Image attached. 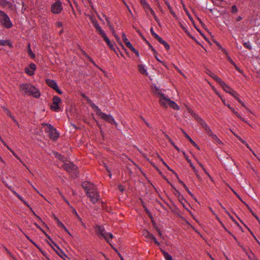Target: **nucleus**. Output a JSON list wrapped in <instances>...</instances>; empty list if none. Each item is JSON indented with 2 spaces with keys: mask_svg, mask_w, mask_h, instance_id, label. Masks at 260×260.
<instances>
[{
  "mask_svg": "<svg viewBox=\"0 0 260 260\" xmlns=\"http://www.w3.org/2000/svg\"><path fill=\"white\" fill-rule=\"evenodd\" d=\"M88 185V186L87 189L86 193H88L89 192L93 191L96 190V187L93 184H92L90 182H89Z\"/></svg>",
  "mask_w": 260,
  "mask_h": 260,
  "instance_id": "nucleus-24",
  "label": "nucleus"
},
{
  "mask_svg": "<svg viewBox=\"0 0 260 260\" xmlns=\"http://www.w3.org/2000/svg\"><path fill=\"white\" fill-rule=\"evenodd\" d=\"M169 106L171 107L174 110H179V107L177 105V104L174 101L170 100V102L169 103Z\"/></svg>",
  "mask_w": 260,
  "mask_h": 260,
  "instance_id": "nucleus-26",
  "label": "nucleus"
},
{
  "mask_svg": "<svg viewBox=\"0 0 260 260\" xmlns=\"http://www.w3.org/2000/svg\"><path fill=\"white\" fill-rule=\"evenodd\" d=\"M189 164V165L191 168H193V167H194V166L193 165L192 162H191L190 160L188 159L187 160Z\"/></svg>",
  "mask_w": 260,
  "mask_h": 260,
  "instance_id": "nucleus-62",
  "label": "nucleus"
},
{
  "mask_svg": "<svg viewBox=\"0 0 260 260\" xmlns=\"http://www.w3.org/2000/svg\"><path fill=\"white\" fill-rule=\"evenodd\" d=\"M220 86L224 85V82L220 78H218L216 81Z\"/></svg>",
  "mask_w": 260,
  "mask_h": 260,
  "instance_id": "nucleus-47",
  "label": "nucleus"
},
{
  "mask_svg": "<svg viewBox=\"0 0 260 260\" xmlns=\"http://www.w3.org/2000/svg\"><path fill=\"white\" fill-rule=\"evenodd\" d=\"M232 13H235L237 12V8L235 5H233L232 7Z\"/></svg>",
  "mask_w": 260,
  "mask_h": 260,
  "instance_id": "nucleus-49",
  "label": "nucleus"
},
{
  "mask_svg": "<svg viewBox=\"0 0 260 260\" xmlns=\"http://www.w3.org/2000/svg\"><path fill=\"white\" fill-rule=\"evenodd\" d=\"M161 252L166 260H173L172 256L165 251L161 250Z\"/></svg>",
  "mask_w": 260,
  "mask_h": 260,
  "instance_id": "nucleus-30",
  "label": "nucleus"
},
{
  "mask_svg": "<svg viewBox=\"0 0 260 260\" xmlns=\"http://www.w3.org/2000/svg\"><path fill=\"white\" fill-rule=\"evenodd\" d=\"M160 44L164 45L166 50L170 49L169 45L164 40H163L160 37L157 40Z\"/></svg>",
  "mask_w": 260,
  "mask_h": 260,
  "instance_id": "nucleus-28",
  "label": "nucleus"
},
{
  "mask_svg": "<svg viewBox=\"0 0 260 260\" xmlns=\"http://www.w3.org/2000/svg\"><path fill=\"white\" fill-rule=\"evenodd\" d=\"M91 22L92 23V24L93 26L95 27L96 30L99 28L101 27V26L99 25V23H98L97 21L93 18L91 19Z\"/></svg>",
  "mask_w": 260,
  "mask_h": 260,
  "instance_id": "nucleus-31",
  "label": "nucleus"
},
{
  "mask_svg": "<svg viewBox=\"0 0 260 260\" xmlns=\"http://www.w3.org/2000/svg\"><path fill=\"white\" fill-rule=\"evenodd\" d=\"M206 133L211 137L214 142L217 144H222L221 141L218 138V137L214 134L211 129L210 128L209 126H208L206 128L204 129Z\"/></svg>",
  "mask_w": 260,
  "mask_h": 260,
  "instance_id": "nucleus-10",
  "label": "nucleus"
},
{
  "mask_svg": "<svg viewBox=\"0 0 260 260\" xmlns=\"http://www.w3.org/2000/svg\"><path fill=\"white\" fill-rule=\"evenodd\" d=\"M229 93L233 96L235 99L238 97V94L234 90H229Z\"/></svg>",
  "mask_w": 260,
  "mask_h": 260,
  "instance_id": "nucleus-40",
  "label": "nucleus"
},
{
  "mask_svg": "<svg viewBox=\"0 0 260 260\" xmlns=\"http://www.w3.org/2000/svg\"><path fill=\"white\" fill-rule=\"evenodd\" d=\"M6 44H7L6 41L0 40V45H1V46H5Z\"/></svg>",
  "mask_w": 260,
  "mask_h": 260,
  "instance_id": "nucleus-53",
  "label": "nucleus"
},
{
  "mask_svg": "<svg viewBox=\"0 0 260 260\" xmlns=\"http://www.w3.org/2000/svg\"><path fill=\"white\" fill-rule=\"evenodd\" d=\"M61 101L60 98L57 96H54L53 98V102L51 106V109L54 111L57 112L59 109V104Z\"/></svg>",
  "mask_w": 260,
  "mask_h": 260,
  "instance_id": "nucleus-9",
  "label": "nucleus"
},
{
  "mask_svg": "<svg viewBox=\"0 0 260 260\" xmlns=\"http://www.w3.org/2000/svg\"><path fill=\"white\" fill-rule=\"evenodd\" d=\"M164 2H165V4L167 6V7H168V9H169L170 11H171V10H172V7H171V6H170V4H169V2H168L167 0H164Z\"/></svg>",
  "mask_w": 260,
  "mask_h": 260,
  "instance_id": "nucleus-48",
  "label": "nucleus"
},
{
  "mask_svg": "<svg viewBox=\"0 0 260 260\" xmlns=\"http://www.w3.org/2000/svg\"><path fill=\"white\" fill-rule=\"evenodd\" d=\"M5 110L6 111L7 115L9 117H10L12 119V120L13 121V122L16 123V124L18 126V127H20L19 124L18 123L17 121L16 120V119L12 115L10 111H9L7 109H6Z\"/></svg>",
  "mask_w": 260,
  "mask_h": 260,
  "instance_id": "nucleus-23",
  "label": "nucleus"
},
{
  "mask_svg": "<svg viewBox=\"0 0 260 260\" xmlns=\"http://www.w3.org/2000/svg\"><path fill=\"white\" fill-rule=\"evenodd\" d=\"M132 51H133L135 54L138 57L139 56V53L138 51H137L136 49H135V48H133L132 50H131Z\"/></svg>",
  "mask_w": 260,
  "mask_h": 260,
  "instance_id": "nucleus-50",
  "label": "nucleus"
},
{
  "mask_svg": "<svg viewBox=\"0 0 260 260\" xmlns=\"http://www.w3.org/2000/svg\"><path fill=\"white\" fill-rule=\"evenodd\" d=\"M88 183H89V182H85L82 184V186L83 188L85 190L86 192L88 186Z\"/></svg>",
  "mask_w": 260,
  "mask_h": 260,
  "instance_id": "nucleus-42",
  "label": "nucleus"
},
{
  "mask_svg": "<svg viewBox=\"0 0 260 260\" xmlns=\"http://www.w3.org/2000/svg\"><path fill=\"white\" fill-rule=\"evenodd\" d=\"M143 235L148 240H152L154 239V236L147 230H144L143 232Z\"/></svg>",
  "mask_w": 260,
  "mask_h": 260,
  "instance_id": "nucleus-19",
  "label": "nucleus"
},
{
  "mask_svg": "<svg viewBox=\"0 0 260 260\" xmlns=\"http://www.w3.org/2000/svg\"><path fill=\"white\" fill-rule=\"evenodd\" d=\"M28 53L29 56L32 58H34L35 57V54L32 52L31 50L30 49L29 44L28 46Z\"/></svg>",
  "mask_w": 260,
  "mask_h": 260,
  "instance_id": "nucleus-36",
  "label": "nucleus"
},
{
  "mask_svg": "<svg viewBox=\"0 0 260 260\" xmlns=\"http://www.w3.org/2000/svg\"><path fill=\"white\" fill-rule=\"evenodd\" d=\"M152 91L154 93L159 96V99L161 97V95H165L161 92V90L156 86L153 87Z\"/></svg>",
  "mask_w": 260,
  "mask_h": 260,
  "instance_id": "nucleus-22",
  "label": "nucleus"
},
{
  "mask_svg": "<svg viewBox=\"0 0 260 260\" xmlns=\"http://www.w3.org/2000/svg\"><path fill=\"white\" fill-rule=\"evenodd\" d=\"M140 1L141 5L143 7L146 13L147 14L148 11H149L150 10H151V9H152V8L150 7V5L148 4V3L146 2V0Z\"/></svg>",
  "mask_w": 260,
  "mask_h": 260,
  "instance_id": "nucleus-13",
  "label": "nucleus"
},
{
  "mask_svg": "<svg viewBox=\"0 0 260 260\" xmlns=\"http://www.w3.org/2000/svg\"><path fill=\"white\" fill-rule=\"evenodd\" d=\"M122 39L123 42H124L125 44L126 45V46L129 49H131V50H132L133 48H134L133 46H132V45L131 44L130 42H129L128 39L126 38V35H125L124 33H122Z\"/></svg>",
  "mask_w": 260,
  "mask_h": 260,
  "instance_id": "nucleus-16",
  "label": "nucleus"
},
{
  "mask_svg": "<svg viewBox=\"0 0 260 260\" xmlns=\"http://www.w3.org/2000/svg\"><path fill=\"white\" fill-rule=\"evenodd\" d=\"M152 240H153L154 243L157 245V246H159L160 245V243L159 242H158L156 238L154 237V239H153Z\"/></svg>",
  "mask_w": 260,
  "mask_h": 260,
  "instance_id": "nucleus-58",
  "label": "nucleus"
},
{
  "mask_svg": "<svg viewBox=\"0 0 260 260\" xmlns=\"http://www.w3.org/2000/svg\"><path fill=\"white\" fill-rule=\"evenodd\" d=\"M150 13L151 14V15L153 16L154 19H155V20L157 22V23L159 24V20L158 19V18L157 17L154 11L152 9H151V10L149 11Z\"/></svg>",
  "mask_w": 260,
  "mask_h": 260,
  "instance_id": "nucleus-33",
  "label": "nucleus"
},
{
  "mask_svg": "<svg viewBox=\"0 0 260 260\" xmlns=\"http://www.w3.org/2000/svg\"><path fill=\"white\" fill-rule=\"evenodd\" d=\"M222 50H223V52L227 55L226 58H227V59L228 60V61L231 64H234L235 63V62L233 61V60L231 59V58L228 55L226 51L224 49H222Z\"/></svg>",
  "mask_w": 260,
  "mask_h": 260,
  "instance_id": "nucleus-37",
  "label": "nucleus"
},
{
  "mask_svg": "<svg viewBox=\"0 0 260 260\" xmlns=\"http://www.w3.org/2000/svg\"><path fill=\"white\" fill-rule=\"evenodd\" d=\"M193 172L195 174H198V171L197 170V169L194 167H193V168H192Z\"/></svg>",
  "mask_w": 260,
  "mask_h": 260,
  "instance_id": "nucleus-60",
  "label": "nucleus"
},
{
  "mask_svg": "<svg viewBox=\"0 0 260 260\" xmlns=\"http://www.w3.org/2000/svg\"><path fill=\"white\" fill-rule=\"evenodd\" d=\"M29 67L30 68V69L31 70V71H33V72H34V71L36 69V66L35 63H31L29 66Z\"/></svg>",
  "mask_w": 260,
  "mask_h": 260,
  "instance_id": "nucleus-45",
  "label": "nucleus"
},
{
  "mask_svg": "<svg viewBox=\"0 0 260 260\" xmlns=\"http://www.w3.org/2000/svg\"><path fill=\"white\" fill-rule=\"evenodd\" d=\"M235 68L238 71H239V72H241V71L240 70V69L237 67V66L236 64V63H235L234 64H233Z\"/></svg>",
  "mask_w": 260,
  "mask_h": 260,
  "instance_id": "nucleus-57",
  "label": "nucleus"
},
{
  "mask_svg": "<svg viewBox=\"0 0 260 260\" xmlns=\"http://www.w3.org/2000/svg\"><path fill=\"white\" fill-rule=\"evenodd\" d=\"M95 230L96 234L99 236H101L103 237L106 242L110 244V240L112 239L113 237L112 234L107 233L105 231L104 227L100 225H96L95 227Z\"/></svg>",
  "mask_w": 260,
  "mask_h": 260,
  "instance_id": "nucleus-3",
  "label": "nucleus"
},
{
  "mask_svg": "<svg viewBox=\"0 0 260 260\" xmlns=\"http://www.w3.org/2000/svg\"><path fill=\"white\" fill-rule=\"evenodd\" d=\"M90 106L92 109L96 112V115L100 118L104 120L110 124H114L116 127H117L118 124L115 121L114 117L111 115H108L102 112L101 109L93 103L91 104Z\"/></svg>",
  "mask_w": 260,
  "mask_h": 260,
  "instance_id": "nucleus-2",
  "label": "nucleus"
},
{
  "mask_svg": "<svg viewBox=\"0 0 260 260\" xmlns=\"http://www.w3.org/2000/svg\"><path fill=\"white\" fill-rule=\"evenodd\" d=\"M152 91L154 93L159 96V99L161 97V95H165L161 92V90L156 86L153 87Z\"/></svg>",
  "mask_w": 260,
  "mask_h": 260,
  "instance_id": "nucleus-21",
  "label": "nucleus"
},
{
  "mask_svg": "<svg viewBox=\"0 0 260 260\" xmlns=\"http://www.w3.org/2000/svg\"><path fill=\"white\" fill-rule=\"evenodd\" d=\"M138 70L140 73L144 75H147L148 73L147 70L145 69L144 65L139 64L138 66Z\"/></svg>",
  "mask_w": 260,
  "mask_h": 260,
  "instance_id": "nucleus-20",
  "label": "nucleus"
},
{
  "mask_svg": "<svg viewBox=\"0 0 260 260\" xmlns=\"http://www.w3.org/2000/svg\"><path fill=\"white\" fill-rule=\"evenodd\" d=\"M238 102L240 103L243 106H244V104L243 103V102H242V101L239 99L238 98V97H237L236 99Z\"/></svg>",
  "mask_w": 260,
  "mask_h": 260,
  "instance_id": "nucleus-54",
  "label": "nucleus"
},
{
  "mask_svg": "<svg viewBox=\"0 0 260 260\" xmlns=\"http://www.w3.org/2000/svg\"><path fill=\"white\" fill-rule=\"evenodd\" d=\"M243 45L245 47H246V48L248 49H251V45H250V44L248 42H244L243 43Z\"/></svg>",
  "mask_w": 260,
  "mask_h": 260,
  "instance_id": "nucleus-46",
  "label": "nucleus"
},
{
  "mask_svg": "<svg viewBox=\"0 0 260 260\" xmlns=\"http://www.w3.org/2000/svg\"><path fill=\"white\" fill-rule=\"evenodd\" d=\"M109 26L111 29V30L112 31L113 35L115 36L117 40L118 41L119 40V38L117 36V35L115 34V31L114 30L113 27L111 25H109Z\"/></svg>",
  "mask_w": 260,
  "mask_h": 260,
  "instance_id": "nucleus-41",
  "label": "nucleus"
},
{
  "mask_svg": "<svg viewBox=\"0 0 260 260\" xmlns=\"http://www.w3.org/2000/svg\"><path fill=\"white\" fill-rule=\"evenodd\" d=\"M237 138L238 139L239 141H240L243 144H246V142L241 139L240 137L238 136L237 135H235Z\"/></svg>",
  "mask_w": 260,
  "mask_h": 260,
  "instance_id": "nucleus-52",
  "label": "nucleus"
},
{
  "mask_svg": "<svg viewBox=\"0 0 260 260\" xmlns=\"http://www.w3.org/2000/svg\"><path fill=\"white\" fill-rule=\"evenodd\" d=\"M182 132L185 138H186L194 146L199 149V147L197 144L190 138V137L186 133V132L184 131H182Z\"/></svg>",
  "mask_w": 260,
  "mask_h": 260,
  "instance_id": "nucleus-25",
  "label": "nucleus"
},
{
  "mask_svg": "<svg viewBox=\"0 0 260 260\" xmlns=\"http://www.w3.org/2000/svg\"><path fill=\"white\" fill-rule=\"evenodd\" d=\"M103 39L106 42L107 45L109 46V47L111 49H113V45L111 44V42L110 40L109 39V38L107 36L105 37Z\"/></svg>",
  "mask_w": 260,
  "mask_h": 260,
  "instance_id": "nucleus-32",
  "label": "nucleus"
},
{
  "mask_svg": "<svg viewBox=\"0 0 260 260\" xmlns=\"http://www.w3.org/2000/svg\"><path fill=\"white\" fill-rule=\"evenodd\" d=\"M56 26L57 27H61L62 26V24L61 22L58 21L56 22Z\"/></svg>",
  "mask_w": 260,
  "mask_h": 260,
  "instance_id": "nucleus-59",
  "label": "nucleus"
},
{
  "mask_svg": "<svg viewBox=\"0 0 260 260\" xmlns=\"http://www.w3.org/2000/svg\"><path fill=\"white\" fill-rule=\"evenodd\" d=\"M20 90L25 95H32L38 98L40 96V93L38 89L34 86L29 83H22L19 85Z\"/></svg>",
  "mask_w": 260,
  "mask_h": 260,
  "instance_id": "nucleus-1",
  "label": "nucleus"
},
{
  "mask_svg": "<svg viewBox=\"0 0 260 260\" xmlns=\"http://www.w3.org/2000/svg\"><path fill=\"white\" fill-rule=\"evenodd\" d=\"M221 87L223 88V89L226 91V92L229 93V90H232L230 86H229L225 82L224 85H222Z\"/></svg>",
  "mask_w": 260,
  "mask_h": 260,
  "instance_id": "nucleus-34",
  "label": "nucleus"
},
{
  "mask_svg": "<svg viewBox=\"0 0 260 260\" xmlns=\"http://www.w3.org/2000/svg\"><path fill=\"white\" fill-rule=\"evenodd\" d=\"M53 154L56 158L58 159L59 160H61V161H62L63 162H66L68 161L67 157L62 155L61 154L58 153V152H53Z\"/></svg>",
  "mask_w": 260,
  "mask_h": 260,
  "instance_id": "nucleus-15",
  "label": "nucleus"
},
{
  "mask_svg": "<svg viewBox=\"0 0 260 260\" xmlns=\"http://www.w3.org/2000/svg\"><path fill=\"white\" fill-rule=\"evenodd\" d=\"M73 213L77 217H79V215L78 214L77 212H76L75 209H73Z\"/></svg>",
  "mask_w": 260,
  "mask_h": 260,
  "instance_id": "nucleus-61",
  "label": "nucleus"
},
{
  "mask_svg": "<svg viewBox=\"0 0 260 260\" xmlns=\"http://www.w3.org/2000/svg\"><path fill=\"white\" fill-rule=\"evenodd\" d=\"M46 83L48 86L50 87L54 90L58 86L56 82L53 80L47 79L46 80Z\"/></svg>",
  "mask_w": 260,
  "mask_h": 260,
  "instance_id": "nucleus-14",
  "label": "nucleus"
},
{
  "mask_svg": "<svg viewBox=\"0 0 260 260\" xmlns=\"http://www.w3.org/2000/svg\"><path fill=\"white\" fill-rule=\"evenodd\" d=\"M96 31L98 32L99 35H100L103 39L106 37V34L105 33L104 31L102 29L101 27L99 28V29H97Z\"/></svg>",
  "mask_w": 260,
  "mask_h": 260,
  "instance_id": "nucleus-35",
  "label": "nucleus"
},
{
  "mask_svg": "<svg viewBox=\"0 0 260 260\" xmlns=\"http://www.w3.org/2000/svg\"><path fill=\"white\" fill-rule=\"evenodd\" d=\"M55 219L56 220V221L57 222V225L60 226V227H61V228H63L65 230V231H66L70 235V232L68 231V230L64 226L63 224L57 217H55Z\"/></svg>",
  "mask_w": 260,
  "mask_h": 260,
  "instance_id": "nucleus-29",
  "label": "nucleus"
},
{
  "mask_svg": "<svg viewBox=\"0 0 260 260\" xmlns=\"http://www.w3.org/2000/svg\"><path fill=\"white\" fill-rule=\"evenodd\" d=\"M53 244L55 245V246L57 247V250H55V249H54L56 252L57 253V254L62 258L63 259H64V257H67V255H66V254L64 253V252L61 249L59 248V247L58 246H57L55 244H54L53 243Z\"/></svg>",
  "mask_w": 260,
  "mask_h": 260,
  "instance_id": "nucleus-18",
  "label": "nucleus"
},
{
  "mask_svg": "<svg viewBox=\"0 0 260 260\" xmlns=\"http://www.w3.org/2000/svg\"><path fill=\"white\" fill-rule=\"evenodd\" d=\"M227 106L230 108V109L236 115L237 117H238L239 119L244 121L245 122H246V121H245V120L240 115V114L237 111H236L234 110L233 108L231 107L229 105H228Z\"/></svg>",
  "mask_w": 260,
  "mask_h": 260,
  "instance_id": "nucleus-27",
  "label": "nucleus"
},
{
  "mask_svg": "<svg viewBox=\"0 0 260 260\" xmlns=\"http://www.w3.org/2000/svg\"><path fill=\"white\" fill-rule=\"evenodd\" d=\"M183 187H184V188L186 189V190L187 191V192L189 194H191V192L189 190L188 188H187V187L186 186V185L185 184H183Z\"/></svg>",
  "mask_w": 260,
  "mask_h": 260,
  "instance_id": "nucleus-55",
  "label": "nucleus"
},
{
  "mask_svg": "<svg viewBox=\"0 0 260 260\" xmlns=\"http://www.w3.org/2000/svg\"><path fill=\"white\" fill-rule=\"evenodd\" d=\"M17 197L25 205H26L27 207H29V205L27 204V202L23 200L22 197L20 196L19 194H17Z\"/></svg>",
  "mask_w": 260,
  "mask_h": 260,
  "instance_id": "nucleus-43",
  "label": "nucleus"
},
{
  "mask_svg": "<svg viewBox=\"0 0 260 260\" xmlns=\"http://www.w3.org/2000/svg\"><path fill=\"white\" fill-rule=\"evenodd\" d=\"M170 99L165 95H161V97L159 99V102L161 107L167 108L169 106V103Z\"/></svg>",
  "mask_w": 260,
  "mask_h": 260,
  "instance_id": "nucleus-11",
  "label": "nucleus"
},
{
  "mask_svg": "<svg viewBox=\"0 0 260 260\" xmlns=\"http://www.w3.org/2000/svg\"><path fill=\"white\" fill-rule=\"evenodd\" d=\"M119 190L121 191V192H123V191L124 190V187L122 186V185H119Z\"/></svg>",
  "mask_w": 260,
  "mask_h": 260,
  "instance_id": "nucleus-64",
  "label": "nucleus"
},
{
  "mask_svg": "<svg viewBox=\"0 0 260 260\" xmlns=\"http://www.w3.org/2000/svg\"><path fill=\"white\" fill-rule=\"evenodd\" d=\"M62 168L65 170L67 172L69 173H72L74 174L75 176L77 175V167L71 162H69L68 163L64 162L62 165Z\"/></svg>",
  "mask_w": 260,
  "mask_h": 260,
  "instance_id": "nucleus-6",
  "label": "nucleus"
},
{
  "mask_svg": "<svg viewBox=\"0 0 260 260\" xmlns=\"http://www.w3.org/2000/svg\"><path fill=\"white\" fill-rule=\"evenodd\" d=\"M194 118L200 123L204 129L208 126L206 122L198 115H196V117Z\"/></svg>",
  "mask_w": 260,
  "mask_h": 260,
  "instance_id": "nucleus-12",
  "label": "nucleus"
},
{
  "mask_svg": "<svg viewBox=\"0 0 260 260\" xmlns=\"http://www.w3.org/2000/svg\"><path fill=\"white\" fill-rule=\"evenodd\" d=\"M46 131L49 134L50 138L54 141L56 140L59 137V134L56 129L50 124L47 125Z\"/></svg>",
  "mask_w": 260,
  "mask_h": 260,
  "instance_id": "nucleus-5",
  "label": "nucleus"
},
{
  "mask_svg": "<svg viewBox=\"0 0 260 260\" xmlns=\"http://www.w3.org/2000/svg\"><path fill=\"white\" fill-rule=\"evenodd\" d=\"M86 194L93 204L96 203L100 199V194L97 190L89 192Z\"/></svg>",
  "mask_w": 260,
  "mask_h": 260,
  "instance_id": "nucleus-7",
  "label": "nucleus"
},
{
  "mask_svg": "<svg viewBox=\"0 0 260 260\" xmlns=\"http://www.w3.org/2000/svg\"><path fill=\"white\" fill-rule=\"evenodd\" d=\"M25 72L29 76H31L32 75H34V72H33V71H31V70H30L29 69H28V68H25Z\"/></svg>",
  "mask_w": 260,
  "mask_h": 260,
  "instance_id": "nucleus-44",
  "label": "nucleus"
},
{
  "mask_svg": "<svg viewBox=\"0 0 260 260\" xmlns=\"http://www.w3.org/2000/svg\"><path fill=\"white\" fill-rule=\"evenodd\" d=\"M58 93L61 94H62V91L58 88V87L57 86V88H56L54 89Z\"/></svg>",
  "mask_w": 260,
  "mask_h": 260,
  "instance_id": "nucleus-56",
  "label": "nucleus"
},
{
  "mask_svg": "<svg viewBox=\"0 0 260 260\" xmlns=\"http://www.w3.org/2000/svg\"><path fill=\"white\" fill-rule=\"evenodd\" d=\"M0 24L6 28H10L13 26V23L9 17L1 10H0Z\"/></svg>",
  "mask_w": 260,
  "mask_h": 260,
  "instance_id": "nucleus-4",
  "label": "nucleus"
},
{
  "mask_svg": "<svg viewBox=\"0 0 260 260\" xmlns=\"http://www.w3.org/2000/svg\"><path fill=\"white\" fill-rule=\"evenodd\" d=\"M150 32H151V35H152V36H153V37H154L156 40H157L158 38H160V37H159L158 35H157V34L154 32V30H153V28H152V27H151V28H150Z\"/></svg>",
  "mask_w": 260,
  "mask_h": 260,
  "instance_id": "nucleus-38",
  "label": "nucleus"
},
{
  "mask_svg": "<svg viewBox=\"0 0 260 260\" xmlns=\"http://www.w3.org/2000/svg\"><path fill=\"white\" fill-rule=\"evenodd\" d=\"M83 54L87 57V58L89 60V61L90 62H91L94 66H96V64L95 63L93 59L91 57H90L85 52H83Z\"/></svg>",
  "mask_w": 260,
  "mask_h": 260,
  "instance_id": "nucleus-39",
  "label": "nucleus"
},
{
  "mask_svg": "<svg viewBox=\"0 0 260 260\" xmlns=\"http://www.w3.org/2000/svg\"><path fill=\"white\" fill-rule=\"evenodd\" d=\"M62 4L60 1L54 3L51 8V12L53 14H59L62 10Z\"/></svg>",
  "mask_w": 260,
  "mask_h": 260,
  "instance_id": "nucleus-8",
  "label": "nucleus"
},
{
  "mask_svg": "<svg viewBox=\"0 0 260 260\" xmlns=\"http://www.w3.org/2000/svg\"><path fill=\"white\" fill-rule=\"evenodd\" d=\"M104 167L106 168V170L109 173V176L110 177H111L112 174L110 172V169H109V168L107 166V165L105 164H104Z\"/></svg>",
  "mask_w": 260,
  "mask_h": 260,
  "instance_id": "nucleus-51",
  "label": "nucleus"
},
{
  "mask_svg": "<svg viewBox=\"0 0 260 260\" xmlns=\"http://www.w3.org/2000/svg\"><path fill=\"white\" fill-rule=\"evenodd\" d=\"M156 231H157V232L158 234H159V236L160 237H161V236H162V233H161V232L160 230L159 229H156Z\"/></svg>",
  "mask_w": 260,
  "mask_h": 260,
  "instance_id": "nucleus-63",
  "label": "nucleus"
},
{
  "mask_svg": "<svg viewBox=\"0 0 260 260\" xmlns=\"http://www.w3.org/2000/svg\"><path fill=\"white\" fill-rule=\"evenodd\" d=\"M178 199L179 202L182 205L183 207L185 209H187L186 207V203L187 202L179 192H178Z\"/></svg>",
  "mask_w": 260,
  "mask_h": 260,
  "instance_id": "nucleus-17",
  "label": "nucleus"
}]
</instances>
